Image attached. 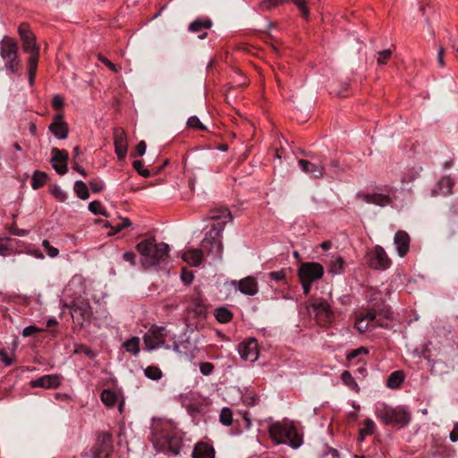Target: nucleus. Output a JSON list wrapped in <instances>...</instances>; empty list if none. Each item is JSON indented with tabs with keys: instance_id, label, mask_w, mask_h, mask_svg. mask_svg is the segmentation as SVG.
<instances>
[{
	"instance_id": "obj_64",
	"label": "nucleus",
	"mask_w": 458,
	"mask_h": 458,
	"mask_svg": "<svg viewBox=\"0 0 458 458\" xmlns=\"http://www.w3.org/2000/svg\"><path fill=\"white\" fill-rule=\"evenodd\" d=\"M98 59L100 62L105 64L110 70H112L115 72L118 71L116 66L113 63H111L108 59H106V57L99 55Z\"/></svg>"
},
{
	"instance_id": "obj_60",
	"label": "nucleus",
	"mask_w": 458,
	"mask_h": 458,
	"mask_svg": "<svg viewBox=\"0 0 458 458\" xmlns=\"http://www.w3.org/2000/svg\"><path fill=\"white\" fill-rule=\"evenodd\" d=\"M0 360L3 361L6 366H10L13 364V360L9 357L4 350H0Z\"/></svg>"
},
{
	"instance_id": "obj_53",
	"label": "nucleus",
	"mask_w": 458,
	"mask_h": 458,
	"mask_svg": "<svg viewBox=\"0 0 458 458\" xmlns=\"http://www.w3.org/2000/svg\"><path fill=\"white\" fill-rule=\"evenodd\" d=\"M52 105L55 109H61L64 105V99L60 95H55L52 100Z\"/></svg>"
},
{
	"instance_id": "obj_24",
	"label": "nucleus",
	"mask_w": 458,
	"mask_h": 458,
	"mask_svg": "<svg viewBox=\"0 0 458 458\" xmlns=\"http://www.w3.org/2000/svg\"><path fill=\"white\" fill-rule=\"evenodd\" d=\"M316 315L324 317L327 320L330 319L332 310L327 301L318 300L311 304Z\"/></svg>"
},
{
	"instance_id": "obj_26",
	"label": "nucleus",
	"mask_w": 458,
	"mask_h": 458,
	"mask_svg": "<svg viewBox=\"0 0 458 458\" xmlns=\"http://www.w3.org/2000/svg\"><path fill=\"white\" fill-rule=\"evenodd\" d=\"M212 21L208 18L197 19L190 23L188 30L192 33L201 32L209 30L212 27Z\"/></svg>"
},
{
	"instance_id": "obj_48",
	"label": "nucleus",
	"mask_w": 458,
	"mask_h": 458,
	"mask_svg": "<svg viewBox=\"0 0 458 458\" xmlns=\"http://www.w3.org/2000/svg\"><path fill=\"white\" fill-rule=\"evenodd\" d=\"M187 124L191 128H198V129H200V130H205V127L202 125L200 120L197 116H195V115L191 116L188 119Z\"/></svg>"
},
{
	"instance_id": "obj_40",
	"label": "nucleus",
	"mask_w": 458,
	"mask_h": 458,
	"mask_svg": "<svg viewBox=\"0 0 458 458\" xmlns=\"http://www.w3.org/2000/svg\"><path fill=\"white\" fill-rule=\"evenodd\" d=\"M284 2V0H262L259 3V9L262 11H267L283 4Z\"/></svg>"
},
{
	"instance_id": "obj_50",
	"label": "nucleus",
	"mask_w": 458,
	"mask_h": 458,
	"mask_svg": "<svg viewBox=\"0 0 458 458\" xmlns=\"http://www.w3.org/2000/svg\"><path fill=\"white\" fill-rule=\"evenodd\" d=\"M369 352L368 349L365 347H360L353 351H352L350 353L347 354L348 360H352L356 357H358L360 354H367Z\"/></svg>"
},
{
	"instance_id": "obj_16",
	"label": "nucleus",
	"mask_w": 458,
	"mask_h": 458,
	"mask_svg": "<svg viewBox=\"0 0 458 458\" xmlns=\"http://www.w3.org/2000/svg\"><path fill=\"white\" fill-rule=\"evenodd\" d=\"M61 384L58 375H45L39 378L30 381L32 387L56 388Z\"/></svg>"
},
{
	"instance_id": "obj_1",
	"label": "nucleus",
	"mask_w": 458,
	"mask_h": 458,
	"mask_svg": "<svg viewBox=\"0 0 458 458\" xmlns=\"http://www.w3.org/2000/svg\"><path fill=\"white\" fill-rule=\"evenodd\" d=\"M150 440L157 452L170 453L175 456L180 454L181 437L168 421L158 420L153 423Z\"/></svg>"
},
{
	"instance_id": "obj_2",
	"label": "nucleus",
	"mask_w": 458,
	"mask_h": 458,
	"mask_svg": "<svg viewBox=\"0 0 458 458\" xmlns=\"http://www.w3.org/2000/svg\"><path fill=\"white\" fill-rule=\"evenodd\" d=\"M406 194L390 186L377 187L372 192L359 191L356 199L379 207L392 206L395 208H403L404 202L400 199L399 195Z\"/></svg>"
},
{
	"instance_id": "obj_43",
	"label": "nucleus",
	"mask_w": 458,
	"mask_h": 458,
	"mask_svg": "<svg viewBox=\"0 0 458 458\" xmlns=\"http://www.w3.org/2000/svg\"><path fill=\"white\" fill-rule=\"evenodd\" d=\"M420 171L421 168L411 170L408 174L404 175L402 178L403 185L404 186L406 183L413 182L416 178L420 176Z\"/></svg>"
},
{
	"instance_id": "obj_35",
	"label": "nucleus",
	"mask_w": 458,
	"mask_h": 458,
	"mask_svg": "<svg viewBox=\"0 0 458 458\" xmlns=\"http://www.w3.org/2000/svg\"><path fill=\"white\" fill-rule=\"evenodd\" d=\"M68 160V152L66 150H60L58 148H54L52 149V163H65L67 164Z\"/></svg>"
},
{
	"instance_id": "obj_3",
	"label": "nucleus",
	"mask_w": 458,
	"mask_h": 458,
	"mask_svg": "<svg viewBox=\"0 0 458 458\" xmlns=\"http://www.w3.org/2000/svg\"><path fill=\"white\" fill-rule=\"evenodd\" d=\"M267 430L276 445L287 444L292 448L302 445V437L291 420L275 421L268 426Z\"/></svg>"
},
{
	"instance_id": "obj_25",
	"label": "nucleus",
	"mask_w": 458,
	"mask_h": 458,
	"mask_svg": "<svg viewBox=\"0 0 458 458\" xmlns=\"http://www.w3.org/2000/svg\"><path fill=\"white\" fill-rule=\"evenodd\" d=\"M454 186V182L451 177L445 176L439 180L437 182V189H434L433 193L435 195L437 194H450L452 192V188Z\"/></svg>"
},
{
	"instance_id": "obj_21",
	"label": "nucleus",
	"mask_w": 458,
	"mask_h": 458,
	"mask_svg": "<svg viewBox=\"0 0 458 458\" xmlns=\"http://www.w3.org/2000/svg\"><path fill=\"white\" fill-rule=\"evenodd\" d=\"M232 218L231 212L225 208H216L210 210L208 219L217 221L216 225H223Z\"/></svg>"
},
{
	"instance_id": "obj_15",
	"label": "nucleus",
	"mask_w": 458,
	"mask_h": 458,
	"mask_svg": "<svg viewBox=\"0 0 458 458\" xmlns=\"http://www.w3.org/2000/svg\"><path fill=\"white\" fill-rule=\"evenodd\" d=\"M114 151L120 160L127 154V134L122 128H115L114 131Z\"/></svg>"
},
{
	"instance_id": "obj_28",
	"label": "nucleus",
	"mask_w": 458,
	"mask_h": 458,
	"mask_svg": "<svg viewBox=\"0 0 458 458\" xmlns=\"http://www.w3.org/2000/svg\"><path fill=\"white\" fill-rule=\"evenodd\" d=\"M100 398L105 405L113 407L118 401L119 394L111 389H105L102 391Z\"/></svg>"
},
{
	"instance_id": "obj_44",
	"label": "nucleus",
	"mask_w": 458,
	"mask_h": 458,
	"mask_svg": "<svg viewBox=\"0 0 458 458\" xmlns=\"http://www.w3.org/2000/svg\"><path fill=\"white\" fill-rule=\"evenodd\" d=\"M51 193L53 196L59 201L64 202L67 199V193L60 187V186H55L51 190Z\"/></svg>"
},
{
	"instance_id": "obj_4",
	"label": "nucleus",
	"mask_w": 458,
	"mask_h": 458,
	"mask_svg": "<svg viewBox=\"0 0 458 458\" xmlns=\"http://www.w3.org/2000/svg\"><path fill=\"white\" fill-rule=\"evenodd\" d=\"M140 255V262L144 267L157 266L168 256L169 246L161 242L157 244L154 239H147L136 246Z\"/></svg>"
},
{
	"instance_id": "obj_41",
	"label": "nucleus",
	"mask_w": 458,
	"mask_h": 458,
	"mask_svg": "<svg viewBox=\"0 0 458 458\" xmlns=\"http://www.w3.org/2000/svg\"><path fill=\"white\" fill-rule=\"evenodd\" d=\"M292 2L297 6L301 13L303 18L308 19L310 15V10L307 7L306 0H292Z\"/></svg>"
},
{
	"instance_id": "obj_13",
	"label": "nucleus",
	"mask_w": 458,
	"mask_h": 458,
	"mask_svg": "<svg viewBox=\"0 0 458 458\" xmlns=\"http://www.w3.org/2000/svg\"><path fill=\"white\" fill-rule=\"evenodd\" d=\"M238 352L244 360L253 362L259 358L258 343L255 339H249L241 343Z\"/></svg>"
},
{
	"instance_id": "obj_37",
	"label": "nucleus",
	"mask_w": 458,
	"mask_h": 458,
	"mask_svg": "<svg viewBox=\"0 0 458 458\" xmlns=\"http://www.w3.org/2000/svg\"><path fill=\"white\" fill-rule=\"evenodd\" d=\"M341 379L349 388L355 391L359 390L358 384L356 383V381L354 380V378L352 377V374L349 371L344 370L341 375Z\"/></svg>"
},
{
	"instance_id": "obj_5",
	"label": "nucleus",
	"mask_w": 458,
	"mask_h": 458,
	"mask_svg": "<svg viewBox=\"0 0 458 458\" xmlns=\"http://www.w3.org/2000/svg\"><path fill=\"white\" fill-rule=\"evenodd\" d=\"M377 417L386 425L403 428L411 420L409 412L403 407H391L380 403L376 408Z\"/></svg>"
},
{
	"instance_id": "obj_7",
	"label": "nucleus",
	"mask_w": 458,
	"mask_h": 458,
	"mask_svg": "<svg viewBox=\"0 0 458 458\" xmlns=\"http://www.w3.org/2000/svg\"><path fill=\"white\" fill-rule=\"evenodd\" d=\"M18 45L11 38L5 36L0 42V55L4 61V66L7 71L14 73L17 72L19 64Z\"/></svg>"
},
{
	"instance_id": "obj_47",
	"label": "nucleus",
	"mask_w": 458,
	"mask_h": 458,
	"mask_svg": "<svg viewBox=\"0 0 458 458\" xmlns=\"http://www.w3.org/2000/svg\"><path fill=\"white\" fill-rule=\"evenodd\" d=\"M391 55H392V51L390 49H386V50L380 51L378 53V56L377 59V64L380 65L386 64V62L391 57Z\"/></svg>"
},
{
	"instance_id": "obj_30",
	"label": "nucleus",
	"mask_w": 458,
	"mask_h": 458,
	"mask_svg": "<svg viewBox=\"0 0 458 458\" xmlns=\"http://www.w3.org/2000/svg\"><path fill=\"white\" fill-rule=\"evenodd\" d=\"M47 180V174L41 171H35L32 175L31 187L33 190L41 188Z\"/></svg>"
},
{
	"instance_id": "obj_56",
	"label": "nucleus",
	"mask_w": 458,
	"mask_h": 458,
	"mask_svg": "<svg viewBox=\"0 0 458 458\" xmlns=\"http://www.w3.org/2000/svg\"><path fill=\"white\" fill-rule=\"evenodd\" d=\"M54 169L59 174H64L67 173V164L65 163H52Z\"/></svg>"
},
{
	"instance_id": "obj_32",
	"label": "nucleus",
	"mask_w": 458,
	"mask_h": 458,
	"mask_svg": "<svg viewBox=\"0 0 458 458\" xmlns=\"http://www.w3.org/2000/svg\"><path fill=\"white\" fill-rule=\"evenodd\" d=\"M214 315L217 321L220 323H227L233 318L232 312L227 308L225 307L216 309Z\"/></svg>"
},
{
	"instance_id": "obj_9",
	"label": "nucleus",
	"mask_w": 458,
	"mask_h": 458,
	"mask_svg": "<svg viewBox=\"0 0 458 458\" xmlns=\"http://www.w3.org/2000/svg\"><path fill=\"white\" fill-rule=\"evenodd\" d=\"M71 315L73 321L81 326L89 322L92 317L89 301L84 298L75 299L71 305Z\"/></svg>"
},
{
	"instance_id": "obj_39",
	"label": "nucleus",
	"mask_w": 458,
	"mask_h": 458,
	"mask_svg": "<svg viewBox=\"0 0 458 458\" xmlns=\"http://www.w3.org/2000/svg\"><path fill=\"white\" fill-rule=\"evenodd\" d=\"M220 422L225 426H230L233 421L232 411L229 408H223L219 415Z\"/></svg>"
},
{
	"instance_id": "obj_31",
	"label": "nucleus",
	"mask_w": 458,
	"mask_h": 458,
	"mask_svg": "<svg viewBox=\"0 0 458 458\" xmlns=\"http://www.w3.org/2000/svg\"><path fill=\"white\" fill-rule=\"evenodd\" d=\"M344 261L340 256L332 257L330 260L329 273L332 275H339L344 270Z\"/></svg>"
},
{
	"instance_id": "obj_19",
	"label": "nucleus",
	"mask_w": 458,
	"mask_h": 458,
	"mask_svg": "<svg viewBox=\"0 0 458 458\" xmlns=\"http://www.w3.org/2000/svg\"><path fill=\"white\" fill-rule=\"evenodd\" d=\"M394 243L400 257H404L410 247V237L404 231H398L394 239Z\"/></svg>"
},
{
	"instance_id": "obj_45",
	"label": "nucleus",
	"mask_w": 458,
	"mask_h": 458,
	"mask_svg": "<svg viewBox=\"0 0 458 458\" xmlns=\"http://www.w3.org/2000/svg\"><path fill=\"white\" fill-rule=\"evenodd\" d=\"M42 246H43L45 251L47 252V254L50 258H55V257L58 256V254H59L58 249L55 248V247L51 246L47 240H44L42 242Z\"/></svg>"
},
{
	"instance_id": "obj_63",
	"label": "nucleus",
	"mask_w": 458,
	"mask_h": 458,
	"mask_svg": "<svg viewBox=\"0 0 458 458\" xmlns=\"http://www.w3.org/2000/svg\"><path fill=\"white\" fill-rule=\"evenodd\" d=\"M123 259L124 261L129 262L131 265H135V254L133 252H125L123 255Z\"/></svg>"
},
{
	"instance_id": "obj_46",
	"label": "nucleus",
	"mask_w": 458,
	"mask_h": 458,
	"mask_svg": "<svg viewBox=\"0 0 458 458\" xmlns=\"http://www.w3.org/2000/svg\"><path fill=\"white\" fill-rule=\"evenodd\" d=\"M89 210L95 215H106L103 206L98 201H91L89 204Z\"/></svg>"
},
{
	"instance_id": "obj_62",
	"label": "nucleus",
	"mask_w": 458,
	"mask_h": 458,
	"mask_svg": "<svg viewBox=\"0 0 458 458\" xmlns=\"http://www.w3.org/2000/svg\"><path fill=\"white\" fill-rule=\"evenodd\" d=\"M449 438L454 443L458 441V422L454 423V428L450 432Z\"/></svg>"
},
{
	"instance_id": "obj_18",
	"label": "nucleus",
	"mask_w": 458,
	"mask_h": 458,
	"mask_svg": "<svg viewBox=\"0 0 458 458\" xmlns=\"http://www.w3.org/2000/svg\"><path fill=\"white\" fill-rule=\"evenodd\" d=\"M49 131L60 140L67 138L68 126L60 114L55 116L54 122L49 125Z\"/></svg>"
},
{
	"instance_id": "obj_27",
	"label": "nucleus",
	"mask_w": 458,
	"mask_h": 458,
	"mask_svg": "<svg viewBox=\"0 0 458 458\" xmlns=\"http://www.w3.org/2000/svg\"><path fill=\"white\" fill-rule=\"evenodd\" d=\"M21 39L22 41V48L24 52L30 55H39V47L36 44V38L33 34Z\"/></svg>"
},
{
	"instance_id": "obj_17",
	"label": "nucleus",
	"mask_w": 458,
	"mask_h": 458,
	"mask_svg": "<svg viewBox=\"0 0 458 458\" xmlns=\"http://www.w3.org/2000/svg\"><path fill=\"white\" fill-rule=\"evenodd\" d=\"M298 164L300 168L312 178L319 179L324 176V167L321 165L303 159H300Z\"/></svg>"
},
{
	"instance_id": "obj_29",
	"label": "nucleus",
	"mask_w": 458,
	"mask_h": 458,
	"mask_svg": "<svg viewBox=\"0 0 458 458\" xmlns=\"http://www.w3.org/2000/svg\"><path fill=\"white\" fill-rule=\"evenodd\" d=\"M404 380L403 373L400 370L392 372L386 381V386L391 389L398 388Z\"/></svg>"
},
{
	"instance_id": "obj_20",
	"label": "nucleus",
	"mask_w": 458,
	"mask_h": 458,
	"mask_svg": "<svg viewBox=\"0 0 458 458\" xmlns=\"http://www.w3.org/2000/svg\"><path fill=\"white\" fill-rule=\"evenodd\" d=\"M98 445H103V450L93 455V458H107L112 451V436L108 433H102L98 436Z\"/></svg>"
},
{
	"instance_id": "obj_55",
	"label": "nucleus",
	"mask_w": 458,
	"mask_h": 458,
	"mask_svg": "<svg viewBox=\"0 0 458 458\" xmlns=\"http://www.w3.org/2000/svg\"><path fill=\"white\" fill-rule=\"evenodd\" d=\"M89 186L93 192H99L104 189L105 184L101 181H92L89 182Z\"/></svg>"
},
{
	"instance_id": "obj_8",
	"label": "nucleus",
	"mask_w": 458,
	"mask_h": 458,
	"mask_svg": "<svg viewBox=\"0 0 458 458\" xmlns=\"http://www.w3.org/2000/svg\"><path fill=\"white\" fill-rule=\"evenodd\" d=\"M166 328L165 327H151L144 335L143 341L147 351H153L157 348L169 349L165 344Z\"/></svg>"
},
{
	"instance_id": "obj_58",
	"label": "nucleus",
	"mask_w": 458,
	"mask_h": 458,
	"mask_svg": "<svg viewBox=\"0 0 458 458\" xmlns=\"http://www.w3.org/2000/svg\"><path fill=\"white\" fill-rule=\"evenodd\" d=\"M214 366L211 363L204 362L200 364V372L203 375H209L213 371Z\"/></svg>"
},
{
	"instance_id": "obj_54",
	"label": "nucleus",
	"mask_w": 458,
	"mask_h": 458,
	"mask_svg": "<svg viewBox=\"0 0 458 458\" xmlns=\"http://www.w3.org/2000/svg\"><path fill=\"white\" fill-rule=\"evenodd\" d=\"M193 275L191 271L183 269L182 272L181 278L185 284H190L193 280Z\"/></svg>"
},
{
	"instance_id": "obj_51",
	"label": "nucleus",
	"mask_w": 458,
	"mask_h": 458,
	"mask_svg": "<svg viewBox=\"0 0 458 458\" xmlns=\"http://www.w3.org/2000/svg\"><path fill=\"white\" fill-rule=\"evenodd\" d=\"M18 32H19V35H20V38H22L24 37H27V36H30L32 35L33 33L30 30V28H29V25L26 24V23H21L20 26H19V29H18Z\"/></svg>"
},
{
	"instance_id": "obj_10",
	"label": "nucleus",
	"mask_w": 458,
	"mask_h": 458,
	"mask_svg": "<svg viewBox=\"0 0 458 458\" xmlns=\"http://www.w3.org/2000/svg\"><path fill=\"white\" fill-rule=\"evenodd\" d=\"M367 260L369 267L376 270H386L391 265V259L379 245L367 253Z\"/></svg>"
},
{
	"instance_id": "obj_52",
	"label": "nucleus",
	"mask_w": 458,
	"mask_h": 458,
	"mask_svg": "<svg viewBox=\"0 0 458 458\" xmlns=\"http://www.w3.org/2000/svg\"><path fill=\"white\" fill-rule=\"evenodd\" d=\"M268 277L275 281H282L285 277V272L284 270L273 271L268 273Z\"/></svg>"
},
{
	"instance_id": "obj_42",
	"label": "nucleus",
	"mask_w": 458,
	"mask_h": 458,
	"mask_svg": "<svg viewBox=\"0 0 458 458\" xmlns=\"http://www.w3.org/2000/svg\"><path fill=\"white\" fill-rule=\"evenodd\" d=\"M38 55H30L28 61V72L31 75H36L38 67Z\"/></svg>"
},
{
	"instance_id": "obj_57",
	"label": "nucleus",
	"mask_w": 458,
	"mask_h": 458,
	"mask_svg": "<svg viewBox=\"0 0 458 458\" xmlns=\"http://www.w3.org/2000/svg\"><path fill=\"white\" fill-rule=\"evenodd\" d=\"M375 428H376V425L373 422V420H371L369 419H367L365 420V427L362 429V431L365 432L366 434H372L374 429H375Z\"/></svg>"
},
{
	"instance_id": "obj_11",
	"label": "nucleus",
	"mask_w": 458,
	"mask_h": 458,
	"mask_svg": "<svg viewBox=\"0 0 458 458\" xmlns=\"http://www.w3.org/2000/svg\"><path fill=\"white\" fill-rule=\"evenodd\" d=\"M323 275L324 267L317 262L303 263L298 269V276L301 280L314 282L320 279Z\"/></svg>"
},
{
	"instance_id": "obj_12",
	"label": "nucleus",
	"mask_w": 458,
	"mask_h": 458,
	"mask_svg": "<svg viewBox=\"0 0 458 458\" xmlns=\"http://www.w3.org/2000/svg\"><path fill=\"white\" fill-rule=\"evenodd\" d=\"M377 314L374 310H368L365 314H361L356 318L355 327L360 333L369 331L376 327H383L377 320Z\"/></svg>"
},
{
	"instance_id": "obj_34",
	"label": "nucleus",
	"mask_w": 458,
	"mask_h": 458,
	"mask_svg": "<svg viewBox=\"0 0 458 458\" xmlns=\"http://www.w3.org/2000/svg\"><path fill=\"white\" fill-rule=\"evenodd\" d=\"M123 346L128 352H131L133 355H137L140 352V338L133 336L124 342Z\"/></svg>"
},
{
	"instance_id": "obj_23",
	"label": "nucleus",
	"mask_w": 458,
	"mask_h": 458,
	"mask_svg": "<svg viewBox=\"0 0 458 458\" xmlns=\"http://www.w3.org/2000/svg\"><path fill=\"white\" fill-rule=\"evenodd\" d=\"M215 451L209 445L199 442L192 451V458H214Z\"/></svg>"
},
{
	"instance_id": "obj_49",
	"label": "nucleus",
	"mask_w": 458,
	"mask_h": 458,
	"mask_svg": "<svg viewBox=\"0 0 458 458\" xmlns=\"http://www.w3.org/2000/svg\"><path fill=\"white\" fill-rule=\"evenodd\" d=\"M131 225V224L130 219L127 217H123L118 224H116L114 225V233H118V232L122 231L123 229L129 227Z\"/></svg>"
},
{
	"instance_id": "obj_59",
	"label": "nucleus",
	"mask_w": 458,
	"mask_h": 458,
	"mask_svg": "<svg viewBox=\"0 0 458 458\" xmlns=\"http://www.w3.org/2000/svg\"><path fill=\"white\" fill-rule=\"evenodd\" d=\"M38 331H40V329H38V327H36L34 326H28V327H24V329L22 331V335L24 337H28Z\"/></svg>"
},
{
	"instance_id": "obj_38",
	"label": "nucleus",
	"mask_w": 458,
	"mask_h": 458,
	"mask_svg": "<svg viewBox=\"0 0 458 458\" xmlns=\"http://www.w3.org/2000/svg\"><path fill=\"white\" fill-rule=\"evenodd\" d=\"M144 373L148 378L152 380H158L162 377V371L155 366H148Z\"/></svg>"
},
{
	"instance_id": "obj_33",
	"label": "nucleus",
	"mask_w": 458,
	"mask_h": 458,
	"mask_svg": "<svg viewBox=\"0 0 458 458\" xmlns=\"http://www.w3.org/2000/svg\"><path fill=\"white\" fill-rule=\"evenodd\" d=\"M190 310L191 312H193L197 316L200 317V316H204L206 314L207 306L201 299L195 298L194 300H192Z\"/></svg>"
},
{
	"instance_id": "obj_6",
	"label": "nucleus",
	"mask_w": 458,
	"mask_h": 458,
	"mask_svg": "<svg viewBox=\"0 0 458 458\" xmlns=\"http://www.w3.org/2000/svg\"><path fill=\"white\" fill-rule=\"evenodd\" d=\"M224 226L214 225L209 232H208L201 242L202 249L207 251L208 255L213 259H221L223 254V243L221 241Z\"/></svg>"
},
{
	"instance_id": "obj_14",
	"label": "nucleus",
	"mask_w": 458,
	"mask_h": 458,
	"mask_svg": "<svg viewBox=\"0 0 458 458\" xmlns=\"http://www.w3.org/2000/svg\"><path fill=\"white\" fill-rule=\"evenodd\" d=\"M232 284L245 295L253 296L259 292L257 279L253 276H247L239 281H233Z\"/></svg>"
},
{
	"instance_id": "obj_36",
	"label": "nucleus",
	"mask_w": 458,
	"mask_h": 458,
	"mask_svg": "<svg viewBox=\"0 0 458 458\" xmlns=\"http://www.w3.org/2000/svg\"><path fill=\"white\" fill-rule=\"evenodd\" d=\"M74 191L77 194V196L81 199H87L89 197L87 185L82 181L75 182Z\"/></svg>"
},
{
	"instance_id": "obj_61",
	"label": "nucleus",
	"mask_w": 458,
	"mask_h": 458,
	"mask_svg": "<svg viewBox=\"0 0 458 458\" xmlns=\"http://www.w3.org/2000/svg\"><path fill=\"white\" fill-rule=\"evenodd\" d=\"M147 145L144 140H141L138 143L136 147V154L139 156H143L146 153Z\"/></svg>"
},
{
	"instance_id": "obj_22",
	"label": "nucleus",
	"mask_w": 458,
	"mask_h": 458,
	"mask_svg": "<svg viewBox=\"0 0 458 458\" xmlns=\"http://www.w3.org/2000/svg\"><path fill=\"white\" fill-rule=\"evenodd\" d=\"M182 259L190 266L198 267L203 259V252L199 249H190L183 252Z\"/></svg>"
}]
</instances>
